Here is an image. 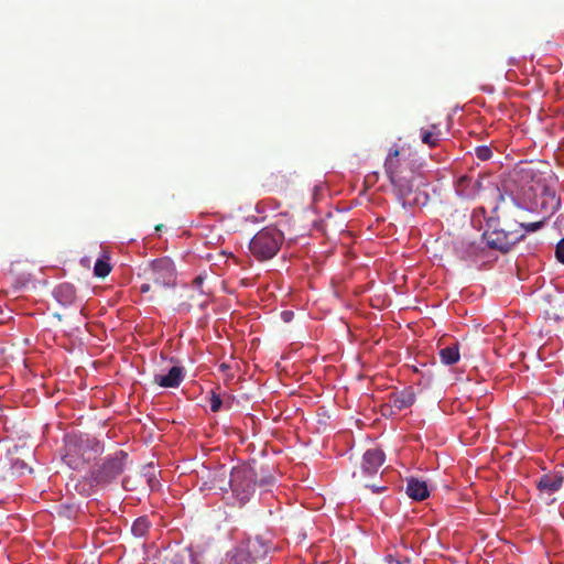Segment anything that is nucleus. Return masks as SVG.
Segmentation results:
<instances>
[{"label":"nucleus","mask_w":564,"mask_h":564,"mask_svg":"<svg viewBox=\"0 0 564 564\" xmlns=\"http://www.w3.org/2000/svg\"><path fill=\"white\" fill-rule=\"evenodd\" d=\"M384 171L393 186V193L398 202L404 208L419 204V198L414 192L415 172L411 167V162L401 156L398 148L389 151L384 161Z\"/></svg>","instance_id":"1"},{"label":"nucleus","mask_w":564,"mask_h":564,"mask_svg":"<svg viewBox=\"0 0 564 564\" xmlns=\"http://www.w3.org/2000/svg\"><path fill=\"white\" fill-rule=\"evenodd\" d=\"M284 242V234L268 226L259 230L249 242L250 253L258 261H267L274 258Z\"/></svg>","instance_id":"2"},{"label":"nucleus","mask_w":564,"mask_h":564,"mask_svg":"<svg viewBox=\"0 0 564 564\" xmlns=\"http://www.w3.org/2000/svg\"><path fill=\"white\" fill-rule=\"evenodd\" d=\"M269 550L270 546L262 538H248L228 553L226 564H269Z\"/></svg>","instance_id":"3"},{"label":"nucleus","mask_w":564,"mask_h":564,"mask_svg":"<svg viewBox=\"0 0 564 564\" xmlns=\"http://www.w3.org/2000/svg\"><path fill=\"white\" fill-rule=\"evenodd\" d=\"M147 282L140 285L141 293H148L155 288H172L175 285L176 273L173 261L167 258H159L149 263L143 270Z\"/></svg>","instance_id":"4"},{"label":"nucleus","mask_w":564,"mask_h":564,"mask_svg":"<svg viewBox=\"0 0 564 564\" xmlns=\"http://www.w3.org/2000/svg\"><path fill=\"white\" fill-rule=\"evenodd\" d=\"M482 238L490 249L499 250L505 253L508 252L513 245L524 238V232L513 229L509 224H505L503 228H499L498 218L489 217Z\"/></svg>","instance_id":"5"},{"label":"nucleus","mask_w":564,"mask_h":564,"mask_svg":"<svg viewBox=\"0 0 564 564\" xmlns=\"http://www.w3.org/2000/svg\"><path fill=\"white\" fill-rule=\"evenodd\" d=\"M257 484V473L250 465L242 464L230 470L228 486L241 506L253 496Z\"/></svg>","instance_id":"6"},{"label":"nucleus","mask_w":564,"mask_h":564,"mask_svg":"<svg viewBox=\"0 0 564 564\" xmlns=\"http://www.w3.org/2000/svg\"><path fill=\"white\" fill-rule=\"evenodd\" d=\"M128 454L117 451L107 456L104 462L91 471L93 480L98 485H108L117 479L127 466Z\"/></svg>","instance_id":"7"},{"label":"nucleus","mask_w":564,"mask_h":564,"mask_svg":"<svg viewBox=\"0 0 564 564\" xmlns=\"http://www.w3.org/2000/svg\"><path fill=\"white\" fill-rule=\"evenodd\" d=\"M87 449H94L95 453L100 451V445L96 440L78 438L70 440L66 445V454L64 459L66 464L73 469H78L89 462L91 457L86 456Z\"/></svg>","instance_id":"8"},{"label":"nucleus","mask_w":564,"mask_h":564,"mask_svg":"<svg viewBox=\"0 0 564 564\" xmlns=\"http://www.w3.org/2000/svg\"><path fill=\"white\" fill-rule=\"evenodd\" d=\"M482 183L480 177L473 178L468 175L460 176L455 184L457 195L464 199H474L480 193Z\"/></svg>","instance_id":"9"},{"label":"nucleus","mask_w":564,"mask_h":564,"mask_svg":"<svg viewBox=\"0 0 564 564\" xmlns=\"http://www.w3.org/2000/svg\"><path fill=\"white\" fill-rule=\"evenodd\" d=\"M384 462V453L379 448H370L362 456L361 469L367 475L376 474Z\"/></svg>","instance_id":"10"},{"label":"nucleus","mask_w":564,"mask_h":564,"mask_svg":"<svg viewBox=\"0 0 564 564\" xmlns=\"http://www.w3.org/2000/svg\"><path fill=\"white\" fill-rule=\"evenodd\" d=\"M184 379L182 367H172L167 375H155L153 382L162 388H177Z\"/></svg>","instance_id":"11"},{"label":"nucleus","mask_w":564,"mask_h":564,"mask_svg":"<svg viewBox=\"0 0 564 564\" xmlns=\"http://www.w3.org/2000/svg\"><path fill=\"white\" fill-rule=\"evenodd\" d=\"M390 406L398 411L410 408L415 402V393L411 387L393 392L389 398Z\"/></svg>","instance_id":"12"},{"label":"nucleus","mask_w":564,"mask_h":564,"mask_svg":"<svg viewBox=\"0 0 564 564\" xmlns=\"http://www.w3.org/2000/svg\"><path fill=\"white\" fill-rule=\"evenodd\" d=\"M405 492L410 498L417 501H422L430 496L427 484L414 477L408 479Z\"/></svg>","instance_id":"13"},{"label":"nucleus","mask_w":564,"mask_h":564,"mask_svg":"<svg viewBox=\"0 0 564 564\" xmlns=\"http://www.w3.org/2000/svg\"><path fill=\"white\" fill-rule=\"evenodd\" d=\"M564 481L562 475L558 474H545L538 481V489L547 495H552L560 490Z\"/></svg>","instance_id":"14"},{"label":"nucleus","mask_w":564,"mask_h":564,"mask_svg":"<svg viewBox=\"0 0 564 564\" xmlns=\"http://www.w3.org/2000/svg\"><path fill=\"white\" fill-rule=\"evenodd\" d=\"M54 295L56 300L62 303L63 305H69L72 304L76 299V292L73 285L68 283H64L58 285L55 291Z\"/></svg>","instance_id":"15"},{"label":"nucleus","mask_w":564,"mask_h":564,"mask_svg":"<svg viewBox=\"0 0 564 564\" xmlns=\"http://www.w3.org/2000/svg\"><path fill=\"white\" fill-rule=\"evenodd\" d=\"M442 132L437 124H432L429 129H421V140L430 148H435L440 144Z\"/></svg>","instance_id":"16"},{"label":"nucleus","mask_w":564,"mask_h":564,"mask_svg":"<svg viewBox=\"0 0 564 564\" xmlns=\"http://www.w3.org/2000/svg\"><path fill=\"white\" fill-rule=\"evenodd\" d=\"M440 358L444 365H454L459 360L458 344L446 346L440 350Z\"/></svg>","instance_id":"17"},{"label":"nucleus","mask_w":564,"mask_h":564,"mask_svg":"<svg viewBox=\"0 0 564 564\" xmlns=\"http://www.w3.org/2000/svg\"><path fill=\"white\" fill-rule=\"evenodd\" d=\"M289 184V180L285 174L279 172V173H271L265 178V186H268L270 189L275 188H283Z\"/></svg>","instance_id":"18"},{"label":"nucleus","mask_w":564,"mask_h":564,"mask_svg":"<svg viewBox=\"0 0 564 564\" xmlns=\"http://www.w3.org/2000/svg\"><path fill=\"white\" fill-rule=\"evenodd\" d=\"M149 529H150L149 520L145 517H140L133 522V524L131 527V532L134 536L142 538V536L147 535V533L149 532Z\"/></svg>","instance_id":"19"},{"label":"nucleus","mask_w":564,"mask_h":564,"mask_svg":"<svg viewBox=\"0 0 564 564\" xmlns=\"http://www.w3.org/2000/svg\"><path fill=\"white\" fill-rule=\"evenodd\" d=\"M516 224L519 226V228H520L519 230L521 232H524V235H525L527 232H534V231L539 230L540 228H542L544 225V220L525 223L522 220V217H519L518 219H516Z\"/></svg>","instance_id":"20"},{"label":"nucleus","mask_w":564,"mask_h":564,"mask_svg":"<svg viewBox=\"0 0 564 564\" xmlns=\"http://www.w3.org/2000/svg\"><path fill=\"white\" fill-rule=\"evenodd\" d=\"M111 271L108 258L97 259L94 267V274L98 278H106Z\"/></svg>","instance_id":"21"},{"label":"nucleus","mask_w":564,"mask_h":564,"mask_svg":"<svg viewBox=\"0 0 564 564\" xmlns=\"http://www.w3.org/2000/svg\"><path fill=\"white\" fill-rule=\"evenodd\" d=\"M225 479L226 470L224 469V467H221L214 476V487H218L220 490L226 491L227 487L224 486Z\"/></svg>","instance_id":"22"},{"label":"nucleus","mask_w":564,"mask_h":564,"mask_svg":"<svg viewBox=\"0 0 564 564\" xmlns=\"http://www.w3.org/2000/svg\"><path fill=\"white\" fill-rule=\"evenodd\" d=\"M476 156L481 161H487L491 158L492 151L489 147L480 145L475 149Z\"/></svg>","instance_id":"23"},{"label":"nucleus","mask_w":564,"mask_h":564,"mask_svg":"<svg viewBox=\"0 0 564 564\" xmlns=\"http://www.w3.org/2000/svg\"><path fill=\"white\" fill-rule=\"evenodd\" d=\"M209 404H210V410L213 412H218L221 408L223 401L218 394H216L215 392H212Z\"/></svg>","instance_id":"24"},{"label":"nucleus","mask_w":564,"mask_h":564,"mask_svg":"<svg viewBox=\"0 0 564 564\" xmlns=\"http://www.w3.org/2000/svg\"><path fill=\"white\" fill-rule=\"evenodd\" d=\"M555 254L556 259L564 264V237L557 242Z\"/></svg>","instance_id":"25"},{"label":"nucleus","mask_w":564,"mask_h":564,"mask_svg":"<svg viewBox=\"0 0 564 564\" xmlns=\"http://www.w3.org/2000/svg\"><path fill=\"white\" fill-rule=\"evenodd\" d=\"M544 195L552 199V202H553L552 209L553 210H555V209H557L560 207L561 200H560V198H556L553 193H550V192L546 191Z\"/></svg>","instance_id":"26"},{"label":"nucleus","mask_w":564,"mask_h":564,"mask_svg":"<svg viewBox=\"0 0 564 564\" xmlns=\"http://www.w3.org/2000/svg\"><path fill=\"white\" fill-rule=\"evenodd\" d=\"M203 281H204L203 276H200V275H199V276H196V278L194 279V281H193V285H194L195 288L199 289V288L202 286V284H203Z\"/></svg>","instance_id":"27"},{"label":"nucleus","mask_w":564,"mask_h":564,"mask_svg":"<svg viewBox=\"0 0 564 564\" xmlns=\"http://www.w3.org/2000/svg\"><path fill=\"white\" fill-rule=\"evenodd\" d=\"M367 487L371 488L373 492H382L383 490H386V487H378L376 485H367Z\"/></svg>","instance_id":"28"},{"label":"nucleus","mask_w":564,"mask_h":564,"mask_svg":"<svg viewBox=\"0 0 564 564\" xmlns=\"http://www.w3.org/2000/svg\"><path fill=\"white\" fill-rule=\"evenodd\" d=\"M273 477H268V478H264L262 479L259 484L260 486H267V485H271L273 482Z\"/></svg>","instance_id":"29"},{"label":"nucleus","mask_w":564,"mask_h":564,"mask_svg":"<svg viewBox=\"0 0 564 564\" xmlns=\"http://www.w3.org/2000/svg\"><path fill=\"white\" fill-rule=\"evenodd\" d=\"M293 315L292 312H283V318L285 322H289L291 316Z\"/></svg>","instance_id":"30"},{"label":"nucleus","mask_w":564,"mask_h":564,"mask_svg":"<svg viewBox=\"0 0 564 564\" xmlns=\"http://www.w3.org/2000/svg\"><path fill=\"white\" fill-rule=\"evenodd\" d=\"M409 563H410L409 558H404L402 562H398V564H409Z\"/></svg>","instance_id":"31"},{"label":"nucleus","mask_w":564,"mask_h":564,"mask_svg":"<svg viewBox=\"0 0 564 564\" xmlns=\"http://www.w3.org/2000/svg\"><path fill=\"white\" fill-rule=\"evenodd\" d=\"M162 228H163V225L161 224V225H158V226L155 227V230H156V231H159V230H162Z\"/></svg>","instance_id":"32"}]
</instances>
